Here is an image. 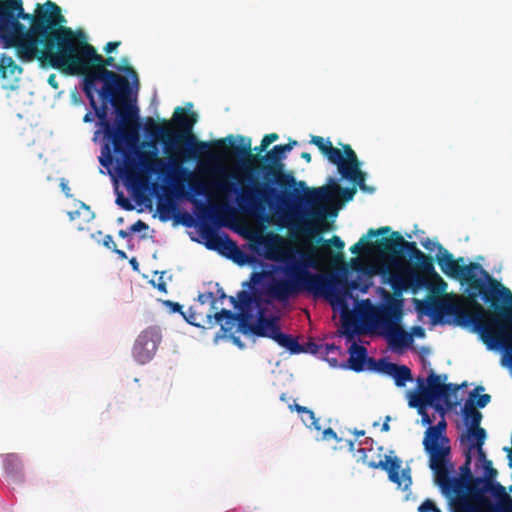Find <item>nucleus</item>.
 <instances>
[{"instance_id": "23", "label": "nucleus", "mask_w": 512, "mask_h": 512, "mask_svg": "<svg viewBox=\"0 0 512 512\" xmlns=\"http://www.w3.org/2000/svg\"><path fill=\"white\" fill-rule=\"evenodd\" d=\"M337 279L340 281L336 284V289L342 293L341 299L338 300L335 297L328 298L331 303H339L344 304L345 297L349 294V291L359 290L362 293H366L370 287V283L366 278H363L361 275H358L356 279L348 281L346 278H340L337 276Z\"/></svg>"}, {"instance_id": "28", "label": "nucleus", "mask_w": 512, "mask_h": 512, "mask_svg": "<svg viewBox=\"0 0 512 512\" xmlns=\"http://www.w3.org/2000/svg\"><path fill=\"white\" fill-rule=\"evenodd\" d=\"M240 314L241 313L236 314L230 310L222 309L220 312L214 314V318L217 323L221 324V330L226 334L233 330L237 322L240 326Z\"/></svg>"}, {"instance_id": "25", "label": "nucleus", "mask_w": 512, "mask_h": 512, "mask_svg": "<svg viewBox=\"0 0 512 512\" xmlns=\"http://www.w3.org/2000/svg\"><path fill=\"white\" fill-rule=\"evenodd\" d=\"M390 230H391V228L389 226L380 227L378 229H370L368 231L367 235L361 237L360 240L357 243H355L354 245H352L350 247V252L352 254L358 255L363 250L369 251L372 246H374L375 250L377 252H379L378 249H377V243H375V244L371 243L370 241H368V238L387 234V233L390 232ZM378 241L379 240H377L376 242H378Z\"/></svg>"}, {"instance_id": "56", "label": "nucleus", "mask_w": 512, "mask_h": 512, "mask_svg": "<svg viewBox=\"0 0 512 512\" xmlns=\"http://www.w3.org/2000/svg\"><path fill=\"white\" fill-rule=\"evenodd\" d=\"M165 304L170 306L173 312H179L182 309V306L176 302L166 301Z\"/></svg>"}, {"instance_id": "44", "label": "nucleus", "mask_w": 512, "mask_h": 512, "mask_svg": "<svg viewBox=\"0 0 512 512\" xmlns=\"http://www.w3.org/2000/svg\"><path fill=\"white\" fill-rule=\"evenodd\" d=\"M214 186L219 190V191H222V192H230L231 190L234 189V186L232 183L228 182V181H218L214 184Z\"/></svg>"}, {"instance_id": "51", "label": "nucleus", "mask_w": 512, "mask_h": 512, "mask_svg": "<svg viewBox=\"0 0 512 512\" xmlns=\"http://www.w3.org/2000/svg\"><path fill=\"white\" fill-rule=\"evenodd\" d=\"M121 45V42L120 41H111V42H108L106 44V46L104 47V51L106 53H112L113 51H115L119 46Z\"/></svg>"}, {"instance_id": "21", "label": "nucleus", "mask_w": 512, "mask_h": 512, "mask_svg": "<svg viewBox=\"0 0 512 512\" xmlns=\"http://www.w3.org/2000/svg\"><path fill=\"white\" fill-rule=\"evenodd\" d=\"M22 73L23 68L16 64L11 56L0 53V79L3 89L9 91L18 89Z\"/></svg>"}, {"instance_id": "64", "label": "nucleus", "mask_w": 512, "mask_h": 512, "mask_svg": "<svg viewBox=\"0 0 512 512\" xmlns=\"http://www.w3.org/2000/svg\"><path fill=\"white\" fill-rule=\"evenodd\" d=\"M94 120V115L91 112H88L84 115L83 121L86 123L92 122Z\"/></svg>"}, {"instance_id": "18", "label": "nucleus", "mask_w": 512, "mask_h": 512, "mask_svg": "<svg viewBox=\"0 0 512 512\" xmlns=\"http://www.w3.org/2000/svg\"><path fill=\"white\" fill-rule=\"evenodd\" d=\"M162 340L161 329L158 326H149L144 329L135 340L132 354L140 364L148 363L156 354Z\"/></svg>"}, {"instance_id": "11", "label": "nucleus", "mask_w": 512, "mask_h": 512, "mask_svg": "<svg viewBox=\"0 0 512 512\" xmlns=\"http://www.w3.org/2000/svg\"><path fill=\"white\" fill-rule=\"evenodd\" d=\"M447 379V375H437L433 370L430 371L427 383L424 385L423 379H419L420 392H408L409 406L416 408L419 414L426 409L428 405H433L435 401L444 400L448 408H453L457 405L456 399L452 400L451 397L456 398V393L460 386L453 383H442Z\"/></svg>"}, {"instance_id": "41", "label": "nucleus", "mask_w": 512, "mask_h": 512, "mask_svg": "<svg viewBox=\"0 0 512 512\" xmlns=\"http://www.w3.org/2000/svg\"><path fill=\"white\" fill-rule=\"evenodd\" d=\"M278 138L279 135L277 133L266 134L261 140L260 149H266L270 144L277 141Z\"/></svg>"}, {"instance_id": "22", "label": "nucleus", "mask_w": 512, "mask_h": 512, "mask_svg": "<svg viewBox=\"0 0 512 512\" xmlns=\"http://www.w3.org/2000/svg\"><path fill=\"white\" fill-rule=\"evenodd\" d=\"M436 261L441 271L448 277L457 279L463 271V266L460 263L464 262L463 257L454 259L453 255L445 249L441 244H438V254L436 255Z\"/></svg>"}, {"instance_id": "31", "label": "nucleus", "mask_w": 512, "mask_h": 512, "mask_svg": "<svg viewBox=\"0 0 512 512\" xmlns=\"http://www.w3.org/2000/svg\"><path fill=\"white\" fill-rule=\"evenodd\" d=\"M391 377L398 387H404L407 382L413 380L411 370L406 365H398Z\"/></svg>"}, {"instance_id": "15", "label": "nucleus", "mask_w": 512, "mask_h": 512, "mask_svg": "<svg viewBox=\"0 0 512 512\" xmlns=\"http://www.w3.org/2000/svg\"><path fill=\"white\" fill-rule=\"evenodd\" d=\"M338 168L342 178L357 185L362 191L372 193L374 188L366 185V173L360 169V161L349 144L343 145V153L340 150V160L332 162Z\"/></svg>"}, {"instance_id": "46", "label": "nucleus", "mask_w": 512, "mask_h": 512, "mask_svg": "<svg viewBox=\"0 0 512 512\" xmlns=\"http://www.w3.org/2000/svg\"><path fill=\"white\" fill-rule=\"evenodd\" d=\"M190 187L197 195H203L206 192L204 184L199 181L191 182Z\"/></svg>"}, {"instance_id": "53", "label": "nucleus", "mask_w": 512, "mask_h": 512, "mask_svg": "<svg viewBox=\"0 0 512 512\" xmlns=\"http://www.w3.org/2000/svg\"><path fill=\"white\" fill-rule=\"evenodd\" d=\"M421 415V421L423 423V425H429V426H432V422L433 420L430 418L429 414L427 413L426 409L422 411V414Z\"/></svg>"}, {"instance_id": "3", "label": "nucleus", "mask_w": 512, "mask_h": 512, "mask_svg": "<svg viewBox=\"0 0 512 512\" xmlns=\"http://www.w3.org/2000/svg\"><path fill=\"white\" fill-rule=\"evenodd\" d=\"M320 241L323 242L321 246L310 245L303 251L287 249L285 240L278 234H271L264 240L266 258L288 264L285 269L288 278L274 280L268 286L271 297L284 302L303 291H308L325 298L341 299L342 293L336 289V284L340 282L336 275L314 274L309 271V268L319 269L327 259L332 257L330 245L341 251L345 243L336 235L329 240L320 238ZM333 261H343V254L336 253Z\"/></svg>"}, {"instance_id": "34", "label": "nucleus", "mask_w": 512, "mask_h": 512, "mask_svg": "<svg viewBox=\"0 0 512 512\" xmlns=\"http://www.w3.org/2000/svg\"><path fill=\"white\" fill-rule=\"evenodd\" d=\"M467 445L464 448L463 451H470V456H472V453L474 450H476L478 461L483 464L489 459H487L486 454L483 450L484 442H479L478 440H472V441H466Z\"/></svg>"}, {"instance_id": "9", "label": "nucleus", "mask_w": 512, "mask_h": 512, "mask_svg": "<svg viewBox=\"0 0 512 512\" xmlns=\"http://www.w3.org/2000/svg\"><path fill=\"white\" fill-rule=\"evenodd\" d=\"M144 130L147 135L163 143L164 151L168 155V159L165 161L164 159L158 158L154 151H139L137 155L140 166L146 173H155L168 177L176 183V190H179L177 183L180 181L190 182L194 178V174L183 167V158L180 157V149H177L175 145L169 123L163 120V123L160 125L152 118H147Z\"/></svg>"}, {"instance_id": "36", "label": "nucleus", "mask_w": 512, "mask_h": 512, "mask_svg": "<svg viewBox=\"0 0 512 512\" xmlns=\"http://www.w3.org/2000/svg\"><path fill=\"white\" fill-rule=\"evenodd\" d=\"M298 142L296 140H290L287 144L275 145L271 151L283 162L287 152H290Z\"/></svg>"}, {"instance_id": "16", "label": "nucleus", "mask_w": 512, "mask_h": 512, "mask_svg": "<svg viewBox=\"0 0 512 512\" xmlns=\"http://www.w3.org/2000/svg\"><path fill=\"white\" fill-rule=\"evenodd\" d=\"M359 459L358 461H362L366 463L370 468H379L388 473V478L391 482L397 484L399 488L403 491L407 490L412 484V479L410 475V470L405 469L402 470L401 474H399L401 468V460L398 457H391L385 455L384 460H380L379 462L370 461L367 462V453L365 448H359Z\"/></svg>"}, {"instance_id": "12", "label": "nucleus", "mask_w": 512, "mask_h": 512, "mask_svg": "<svg viewBox=\"0 0 512 512\" xmlns=\"http://www.w3.org/2000/svg\"><path fill=\"white\" fill-rule=\"evenodd\" d=\"M249 313L241 312L240 330L243 333H252L258 337L274 340L278 345L287 349L291 354H299L304 351L302 345L292 335L281 332L277 317H266L263 311L259 312L257 321L251 323Z\"/></svg>"}, {"instance_id": "1", "label": "nucleus", "mask_w": 512, "mask_h": 512, "mask_svg": "<svg viewBox=\"0 0 512 512\" xmlns=\"http://www.w3.org/2000/svg\"><path fill=\"white\" fill-rule=\"evenodd\" d=\"M466 286L470 310L454 302H442L441 312L455 323L471 327L488 349H503L512 366V292L493 278L479 263L463 266L458 278Z\"/></svg>"}, {"instance_id": "39", "label": "nucleus", "mask_w": 512, "mask_h": 512, "mask_svg": "<svg viewBox=\"0 0 512 512\" xmlns=\"http://www.w3.org/2000/svg\"><path fill=\"white\" fill-rule=\"evenodd\" d=\"M397 366H398L397 364L387 362L384 359H380V367H379L378 372L385 373L389 376H392L395 369H397Z\"/></svg>"}, {"instance_id": "4", "label": "nucleus", "mask_w": 512, "mask_h": 512, "mask_svg": "<svg viewBox=\"0 0 512 512\" xmlns=\"http://www.w3.org/2000/svg\"><path fill=\"white\" fill-rule=\"evenodd\" d=\"M121 62L122 65L116 64L112 56L104 58L91 44L71 30L52 68L67 75L82 76V85L96 86L97 82H102L101 95L115 101L125 99L128 92H132V87L126 77L108 70V66L128 74L136 88L139 86L138 75L128 65V59L122 58Z\"/></svg>"}, {"instance_id": "6", "label": "nucleus", "mask_w": 512, "mask_h": 512, "mask_svg": "<svg viewBox=\"0 0 512 512\" xmlns=\"http://www.w3.org/2000/svg\"><path fill=\"white\" fill-rule=\"evenodd\" d=\"M464 463L459 467V476H451L448 467L449 456H442L429 461V467L435 476V483L443 496H452L454 502L469 512L493 510L494 505L485 496L492 490L493 484L483 477H475L471 471L472 456L470 451H463Z\"/></svg>"}, {"instance_id": "58", "label": "nucleus", "mask_w": 512, "mask_h": 512, "mask_svg": "<svg viewBox=\"0 0 512 512\" xmlns=\"http://www.w3.org/2000/svg\"><path fill=\"white\" fill-rule=\"evenodd\" d=\"M302 348L304 349V351H303V352L310 351V352H312V353H316V352H317L318 345H317V344H315V343H313V342H309V343L307 344V348H304L303 346H302Z\"/></svg>"}, {"instance_id": "43", "label": "nucleus", "mask_w": 512, "mask_h": 512, "mask_svg": "<svg viewBox=\"0 0 512 512\" xmlns=\"http://www.w3.org/2000/svg\"><path fill=\"white\" fill-rule=\"evenodd\" d=\"M175 205L173 202L169 201L167 204L160 203L158 206L159 212L161 213V217H164V214H170L173 210H175Z\"/></svg>"}, {"instance_id": "19", "label": "nucleus", "mask_w": 512, "mask_h": 512, "mask_svg": "<svg viewBox=\"0 0 512 512\" xmlns=\"http://www.w3.org/2000/svg\"><path fill=\"white\" fill-rule=\"evenodd\" d=\"M463 419L466 425H468L467 431L460 437L462 444L465 441L478 440L480 443L486 440V431L480 427L482 420V414L479 412L472 400H468L462 409Z\"/></svg>"}, {"instance_id": "24", "label": "nucleus", "mask_w": 512, "mask_h": 512, "mask_svg": "<svg viewBox=\"0 0 512 512\" xmlns=\"http://www.w3.org/2000/svg\"><path fill=\"white\" fill-rule=\"evenodd\" d=\"M236 242L233 241L227 234L218 235L211 233L208 237L207 247L212 250L218 251L221 255L230 258Z\"/></svg>"}, {"instance_id": "35", "label": "nucleus", "mask_w": 512, "mask_h": 512, "mask_svg": "<svg viewBox=\"0 0 512 512\" xmlns=\"http://www.w3.org/2000/svg\"><path fill=\"white\" fill-rule=\"evenodd\" d=\"M294 409L300 413V414H304V415H308V418L310 420V422L308 423V421L303 417V422L305 423L306 426L308 427H314L316 428L317 430L320 429V427L317 425L318 423V420L316 419L315 417V414L312 410L308 409L307 407H304V406H301L299 404H295L294 405Z\"/></svg>"}, {"instance_id": "52", "label": "nucleus", "mask_w": 512, "mask_h": 512, "mask_svg": "<svg viewBox=\"0 0 512 512\" xmlns=\"http://www.w3.org/2000/svg\"><path fill=\"white\" fill-rule=\"evenodd\" d=\"M103 245L108 248V249H111L113 250V247L116 246L113 238L111 235H106L103 239Z\"/></svg>"}, {"instance_id": "29", "label": "nucleus", "mask_w": 512, "mask_h": 512, "mask_svg": "<svg viewBox=\"0 0 512 512\" xmlns=\"http://www.w3.org/2000/svg\"><path fill=\"white\" fill-rule=\"evenodd\" d=\"M447 501L448 505L450 507L451 512H469L464 507L456 504L454 502L455 498L452 496H444ZM419 512H441V510L436 506V504L430 500L426 499L418 508Z\"/></svg>"}, {"instance_id": "60", "label": "nucleus", "mask_w": 512, "mask_h": 512, "mask_svg": "<svg viewBox=\"0 0 512 512\" xmlns=\"http://www.w3.org/2000/svg\"><path fill=\"white\" fill-rule=\"evenodd\" d=\"M112 251L116 253L120 259L127 258V254L123 250L118 249L117 246H114Z\"/></svg>"}, {"instance_id": "47", "label": "nucleus", "mask_w": 512, "mask_h": 512, "mask_svg": "<svg viewBox=\"0 0 512 512\" xmlns=\"http://www.w3.org/2000/svg\"><path fill=\"white\" fill-rule=\"evenodd\" d=\"M491 400V396L489 394H482L476 400V406L479 408H484L488 405Z\"/></svg>"}, {"instance_id": "62", "label": "nucleus", "mask_w": 512, "mask_h": 512, "mask_svg": "<svg viewBox=\"0 0 512 512\" xmlns=\"http://www.w3.org/2000/svg\"><path fill=\"white\" fill-rule=\"evenodd\" d=\"M162 279H163V277L160 276L159 277V283L157 284V288H158L159 291L166 293L167 292L166 284L163 282Z\"/></svg>"}, {"instance_id": "37", "label": "nucleus", "mask_w": 512, "mask_h": 512, "mask_svg": "<svg viewBox=\"0 0 512 512\" xmlns=\"http://www.w3.org/2000/svg\"><path fill=\"white\" fill-rule=\"evenodd\" d=\"M229 259H231L238 265H245L250 262V256L244 251H242L237 244L235 245Z\"/></svg>"}, {"instance_id": "38", "label": "nucleus", "mask_w": 512, "mask_h": 512, "mask_svg": "<svg viewBox=\"0 0 512 512\" xmlns=\"http://www.w3.org/2000/svg\"><path fill=\"white\" fill-rule=\"evenodd\" d=\"M485 472V480H488L492 484V480L496 477L497 471L493 468L492 461L488 460L481 464Z\"/></svg>"}, {"instance_id": "8", "label": "nucleus", "mask_w": 512, "mask_h": 512, "mask_svg": "<svg viewBox=\"0 0 512 512\" xmlns=\"http://www.w3.org/2000/svg\"><path fill=\"white\" fill-rule=\"evenodd\" d=\"M377 249L380 254L391 258H398L407 254L414 260L416 269L420 272H410L405 276L391 274L389 283L395 292H401L408 287L417 289L426 286L425 276L438 281L443 287L446 286V283L435 271L433 258L419 250L415 242L406 241L399 232L394 231L390 237L379 239Z\"/></svg>"}, {"instance_id": "55", "label": "nucleus", "mask_w": 512, "mask_h": 512, "mask_svg": "<svg viewBox=\"0 0 512 512\" xmlns=\"http://www.w3.org/2000/svg\"><path fill=\"white\" fill-rule=\"evenodd\" d=\"M323 436L325 439H336L337 434L332 428H327L323 432Z\"/></svg>"}, {"instance_id": "2", "label": "nucleus", "mask_w": 512, "mask_h": 512, "mask_svg": "<svg viewBox=\"0 0 512 512\" xmlns=\"http://www.w3.org/2000/svg\"><path fill=\"white\" fill-rule=\"evenodd\" d=\"M43 7L38 4L33 16L24 12L22 0H0V40L21 62L37 59L52 67L72 29L62 25L65 18L55 2L47 0Z\"/></svg>"}, {"instance_id": "10", "label": "nucleus", "mask_w": 512, "mask_h": 512, "mask_svg": "<svg viewBox=\"0 0 512 512\" xmlns=\"http://www.w3.org/2000/svg\"><path fill=\"white\" fill-rule=\"evenodd\" d=\"M403 301L386 292L384 304L372 316L373 327L384 336L393 350L409 347L413 338L401 326Z\"/></svg>"}, {"instance_id": "61", "label": "nucleus", "mask_w": 512, "mask_h": 512, "mask_svg": "<svg viewBox=\"0 0 512 512\" xmlns=\"http://www.w3.org/2000/svg\"><path fill=\"white\" fill-rule=\"evenodd\" d=\"M337 350H339V347L335 346L334 344H326L325 346V353L327 355Z\"/></svg>"}, {"instance_id": "63", "label": "nucleus", "mask_w": 512, "mask_h": 512, "mask_svg": "<svg viewBox=\"0 0 512 512\" xmlns=\"http://www.w3.org/2000/svg\"><path fill=\"white\" fill-rule=\"evenodd\" d=\"M60 186L62 188V191L65 193V195L67 197H69L70 196V187L68 186V184L66 182L62 181Z\"/></svg>"}, {"instance_id": "32", "label": "nucleus", "mask_w": 512, "mask_h": 512, "mask_svg": "<svg viewBox=\"0 0 512 512\" xmlns=\"http://www.w3.org/2000/svg\"><path fill=\"white\" fill-rule=\"evenodd\" d=\"M4 468L6 472L16 474L22 471V462L17 454H7L4 459Z\"/></svg>"}, {"instance_id": "45", "label": "nucleus", "mask_w": 512, "mask_h": 512, "mask_svg": "<svg viewBox=\"0 0 512 512\" xmlns=\"http://www.w3.org/2000/svg\"><path fill=\"white\" fill-rule=\"evenodd\" d=\"M149 228V226L142 220H137L134 224H132L129 228L130 232H141L145 231Z\"/></svg>"}, {"instance_id": "57", "label": "nucleus", "mask_w": 512, "mask_h": 512, "mask_svg": "<svg viewBox=\"0 0 512 512\" xmlns=\"http://www.w3.org/2000/svg\"><path fill=\"white\" fill-rule=\"evenodd\" d=\"M438 244L439 243L432 242L430 239H427L422 242L423 247L426 248L427 250H433L434 246L438 247Z\"/></svg>"}, {"instance_id": "49", "label": "nucleus", "mask_w": 512, "mask_h": 512, "mask_svg": "<svg viewBox=\"0 0 512 512\" xmlns=\"http://www.w3.org/2000/svg\"><path fill=\"white\" fill-rule=\"evenodd\" d=\"M201 304L207 303L209 300H212V306L215 304V299L212 292L202 293L198 295L197 299Z\"/></svg>"}, {"instance_id": "26", "label": "nucleus", "mask_w": 512, "mask_h": 512, "mask_svg": "<svg viewBox=\"0 0 512 512\" xmlns=\"http://www.w3.org/2000/svg\"><path fill=\"white\" fill-rule=\"evenodd\" d=\"M349 354V368L355 372L363 371L367 360V349L362 345L353 343L349 348Z\"/></svg>"}, {"instance_id": "42", "label": "nucleus", "mask_w": 512, "mask_h": 512, "mask_svg": "<svg viewBox=\"0 0 512 512\" xmlns=\"http://www.w3.org/2000/svg\"><path fill=\"white\" fill-rule=\"evenodd\" d=\"M237 299H238L239 304H242V305H249L252 302L251 294L244 290H242L238 293Z\"/></svg>"}, {"instance_id": "54", "label": "nucleus", "mask_w": 512, "mask_h": 512, "mask_svg": "<svg viewBox=\"0 0 512 512\" xmlns=\"http://www.w3.org/2000/svg\"><path fill=\"white\" fill-rule=\"evenodd\" d=\"M117 203L123 207L124 209L126 210H132L133 209V206L132 204L127 200V199H124V198H118L117 199Z\"/></svg>"}, {"instance_id": "20", "label": "nucleus", "mask_w": 512, "mask_h": 512, "mask_svg": "<svg viewBox=\"0 0 512 512\" xmlns=\"http://www.w3.org/2000/svg\"><path fill=\"white\" fill-rule=\"evenodd\" d=\"M275 193L273 188L265 190L252 187L243 188L237 196V204L244 213L254 214L262 208V200H267L268 196Z\"/></svg>"}, {"instance_id": "40", "label": "nucleus", "mask_w": 512, "mask_h": 512, "mask_svg": "<svg viewBox=\"0 0 512 512\" xmlns=\"http://www.w3.org/2000/svg\"><path fill=\"white\" fill-rule=\"evenodd\" d=\"M344 334L348 339H353L354 334L356 333V324L350 321H343Z\"/></svg>"}, {"instance_id": "7", "label": "nucleus", "mask_w": 512, "mask_h": 512, "mask_svg": "<svg viewBox=\"0 0 512 512\" xmlns=\"http://www.w3.org/2000/svg\"><path fill=\"white\" fill-rule=\"evenodd\" d=\"M196 122V113H189L181 107L175 109L172 124L177 128V131L172 130V134L177 149H180V157L183 158V162L200 157L208 159L214 158L215 154L211 150V147L226 149V140L229 141L231 150L236 156L246 158L251 162L257 160V156L251 153L250 139L244 143L245 138L240 137V144L235 143L233 135H229L226 139H219L213 142L197 140L192 132Z\"/></svg>"}, {"instance_id": "48", "label": "nucleus", "mask_w": 512, "mask_h": 512, "mask_svg": "<svg viewBox=\"0 0 512 512\" xmlns=\"http://www.w3.org/2000/svg\"><path fill=\"white\" fill-rule=\"evenodd\" d=\"M365 365H367V369L378 372L380 367V360H375L374 358L367 356Z\"/></svg>"}, {"instance_id": "33", "label": "nucleus", "mask_w": 512, "mask_h": 512, "mask_svg": "<svg viewBox=\"0 0 512 512\" xmlns=\"http://www.w3.org/2000/svg\"><path fill=\"white\" fill-rule=\"evenodd\" d=\"M496 490H499L503 496L499 507L494 506L493 510L486 509L485 512H512V499L506 494L505 489L499 483L496 485Z\"/></svg>"}, {"instance_id": "13", "label": "nucleus", "mask_w": 512, "mask_h": 512, "mask_svg": "<svg viewBox=\"0 0 512 512\" xmlns=\"http://www.w3.org/2000/svg\"><path fill=\"white\" fill-rule=\"evenodd\" d=\"M356 193V189L342 188L337 184L332 186H323L319 188H308L306 186L303 195L298 197L299 203H305L311 206V209L307 213L309 218L313 221H323L326 216V210L323 206H320L324 202H333L338 198L343 201H351Z\"/></svg>"}, {"instance_id": "5", "label": "nucleus", "mask_w": 512, "mask_h": 512, "mask_svg": "<svg viewBox=\"0 0 512 512\" xmlns=\"http://www.w3.org/2000/svg\"><path fill=\"white\" fill-rule=\"evenodd\" d=\"M91 108L99 120L105 138L113 145L114 151L126 154L128 148L139 139L138 110L130 105L132 92L124 99L104 98L97 86L82 85Z\"/></svg>"}, {"instance_id": "14", "label": "nucleus", "mask_w": 512, "mask_h": 512, "mask_svg": "<svg viewBox=\"0 0 512 512\" xmlns=\"http://www.w3.org/2000/svg\"><path fill=\"white\" fill-rule=\"evenodd\" d=\"M264 162L260 169L266 179H273L274 182L283 189L294 188L295 197L298 200V192H303L306 188L304 181H297L292 172H284V163L270 150L263 157Z\"/></svg>"}, {"instance_id": "17", "label": "nucleus", "mask_w": 512, "mask_h": 512, "mask_svg": "<svg viewBox=\"0 0 512 512\" xmlns=\"http://www.w3.org/2000/svg\"><path fill=\"white\" fill-rule=\"evenodd\" d=\"M446 426V421L442 419L436 425L429 426L425 431L423 446L429 456V461L442 458V456H450L449 439L445 435Z\"/></svg>"}, {"instance_id": "27", "label": "nucleus", "mask_w": 512, "mask_h": 512, "mask_svg": "<svg viewBox=\"0 0 512 512\" xmlns=\"http://www.w3.org/2000/svg\"><path fill=\"white\" fill-rule=\"evenodd\" d=\"M310 143L315 145L331 163L340 160V149L333 147L329 139L313 135L311 136Z\"/></svg>"}, {"instance_id": "30", "label": "nucleus", "mask_w": 512, "mask_h": 512, "mask_svg": "<svg viewBox=\"0 0 512 512\" xmlns=\"http://www.w3.org/2000/svg\"><path fill=\"white\" fill-rule=\"evenodd\" d=\"M125 178L128 183L136 187H143L146 184V177L139 172L128 160L125 167Z\"/></svg>"}, {"instance_id": "50", "label": "nucleus", "mask_w": 512, "mask_h": 512, "mask_svg": "<svg viewBox=\"0 0 512 512\" xmlns=\"http://www.w3.org/2000/svg\"><path fill=\"white\" fill-rule=\"evenodd\" d=\"M297 227L302 230L303 232H311V222L308 220H300L297 224Z\"/></svg>"}, {"instance_id": "59", "label": "nucleus", "mask_w": 512, "mask_h": 512, "mask_svg": "<svg viewBox=\"0 0 512 512\" xmlns=\"http://www.w3.org/2000/svg\"><path fill=\"white\" fill-rule=\"evenodd\" d=\"M48 83L51 87H53L54 89H57L58 88V82L56 80V75L55 74H51L49 77H48Z\"/></svg>"}]
</instances>
